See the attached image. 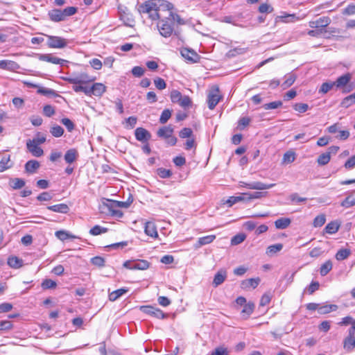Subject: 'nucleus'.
Returning a JSON list of instances; mask_svg holds the SVG:
<instances>
[{
	"instance_id": "nucleus-1",
	"label": "nucleus",
	"mask_w": 355,
	"mask_h": 355,
	"mask_svg": "<svg viewBox=\"0 0 355 355\" xmlns=\"http://www.w3.org/2000/svg\"><path fill=\"white\" fill-rule=\"evenodd\" d=\"M173 6L166 0H148L138 7L140 14H148L152 20L162 18L166 10H173Z\"/></svg>"
},
{
	"instance_id": "nucleus-2",
	"label": "nucleus",
	"mask_w": 355,
	"mask_h": 355,
	"mask_svg": "<svg viewBox=\"0 0 355 355\" xmlns=\"http://www.w3.org/2000/svg\"><path fill=\"white\" fill-rule=\"evenodd\" d=\"M162 17L157 25L159 34L164 37H169L173 34L177 35V33L174 31L173 24L167 17L164 15Z\"/></svg>"
},
{
	"instance_id": "nucleus-3",
	"label": "nucleus",
	"mask_w": 355,
	"mask_h": 355,
	"mask_svg": "<svg viewBox=\"0 0 355 355\" xmlns=\"http://www.w3.org/2000/svg\"><path fill=\"white\" fill-rule=\"evenodd\" d=\"M173 128L169 125L160 128L157 130V135L159 137L164 139L169 145L175 146L177 143V138L173 136Z\"/></svg>"
},
{
	"instance_id": "nucleus-4",
	"label": "nucleus",
	"mask_w": 355,
	"mask_h": 355,
	"mask_svg": "<svg viewBox=\"0 0 355 355\" xmlns=\"http://www.w3.org/2000/svg\"><path fill=\"white\" fill-rule=\"evenodd\" d=\"M68 83L73 85H83L94 80V78L89 76L87 73H74L72 76L63 78Z\"/></svg>"
},
{
	"instance_id": "nucleus-5",
	"label": "nucleus",
	"mask_w": 355,
	"mask_h": 355,
	"mask_svg": "<svg viewBox=\"0 0 355 355\" xmlns=\"http://www.w3.org/2000/svg\"><path fill=\"white\" fill-rule=\"evenodd\" d=\"M47 38V46L51 49H63L65 48L69 42L67 40L58 36H53L45 35Z\"/></svg>"
},
{
	"instance_id": "nucleus-6",
	"label": "nucleus",
	"mask_w": 355,
	"mask_h": 355,
	"mask_svg": "<svg viewBox=\"0 0 355 355\" xmlns=\"http://www.w3.org/2000/svg\"><path fill=\"white\" fill-rule=\"evenodd\" d=\"M221 98L219 88L216 86L212 87L207 96L208 107L210 110H214Z\"/></svg>"
},
{
	"instance_id": "nucleus-7",
	"label": "nucleus",
	"mask_w": 355,
	"mask_h": 355,
	"mask_svg": "<svg viewBox=\"0 0 355 355\" xmlns=\"http://www.w3.org/2000/svg\"><path fill=\"white\" fill-rule=\"evenodd\" d=\"M140 310L143 313L158 319H164L167 317V315L162 310L153 306H140Z\"/></svg>"
},
{
	"instance_id": "nucleus-8",
	"label": "nucleus",
	"mask_w": 355,
	"mask_h": 355,
	"mask_svg": "<svg viewBox=\"0 0 355 355\" xmlns=\"http://www.w3.org/2000/svg\"><path fill=\"white\" fill-rule=\"evenodd\" d=\"M150 263L146 260H139L137 261H126L123 263V267L129 270H146L149 268Z\"/></svg>"
},
{
	"instance_id": "nucleus-9",
	"label": "nucleus",
	"mask_w": 355,
	"mask_h": 355,
	"mask_svg": "<svg viewBox=\"0 0 355 355\" xmlns=\"http://www.w3.org/2000/svg\"><path fill=\"white\" fill-rule=\"evenodd\" d=\"M180 53L184 58L193 63L198 62L200 59L199 55L193 49L182 48Z\"/></svg>"
},
{
	"instance_id": "nucleus-10",
	"label": "nucleus",
	"mask_w": 355,
	"mask_h": 355,
	"mask_svg": "<svg viewBox=\"0 0 355 355\" xmlns=\"http://www.w3.org/2000/svg\"><path fill=\"white\" fill-rule=\"evenodd\" d=\"M101 212L110 214L116 209V200L104 198L99 207Z\"/></svg>"
},
{
	"instance_id": "nucleus-11",
	"label": "nucleus",
	"mask_w": 355,
	"mask_h": 355,
	"mask_svg": "<svg viewBox=\"0 0 355 355\" xmlns=\"http://www.w3.org/2000/svg\"><path fill=\"white\" fill-rule=\"evenodd\" d=\"M331 19L329 17H322L315 21H311L309 26L312 28H323L331 24Z\"/></svg>"
},
{
	"instance_id": "nucleus-12",
	"label": "nucleus",
	"mask_w": 355,
	"mask_h": 355,
	"mask_svg": "<svg viewBox=\"0 0 355 355\" xmlns=\"http://www.w3.org/2000/svg\"><path fill=\"white\" fill-rule=\"evenodd\" d=\"M37 57L41 61L51 62L55 64L62 65L66 62V60L55 57L52 54H38Z\"/></svg>"
},
{
	"instance_id": "nucleus-13",
	"label": "nucleus",
	"mask_w": 355,
	"mask_h": 355,
	"mask_svg": "<svg viewBox=\"0 0 355 355\" xmlns=\"http://www.w3.org/2000/svg\"><path fill=\"white\" fill-rule=\"evenodd\" d=\"M26 146L28 150L35 157H41L44 153L43 150L39 146L38 144L35 142V141H32L31 139L27 141Z\"/></svg>"
},
{
	"instance_id": "nucleus-14",
	"label": "nucleus",
	"mask_w": 355,
	"mask_h": 355,
	"mask_svg": "<svg viewBox=\"0 0 355 355\" xmlns=\"http://www.w3.org/2000/svg\"><path fill=\"white\" fill-rule=\"evenodd\" d=\"M135 135L137 140L141 142L147 141L151 137L150 133L145 128L141 127L136 128Z\"/></svg>"
},
{
	"instance_id": "nucleus-15",
	"label": "nucleus",
	"mask_w": 355,
	"mask_h": 355,
	"mask_svg": "<svg viewBox=\"0 0 355 355\" xmlns=\"http://www.w3.org/2000/svg\"><path fill=\"white\" fill-rule=\"evenodd\" d=\"M343 347L347 352H352L355 348V334L348 333L343 340Z\"/></svg>"
},
{
	"instance_id": "nucleus-16",
	"label": "nucleus",
	"mask_w": 355,
	"mask_h": 355,
	"mask_svg": "<svg viewBox=\"0 0 355 355\" xmlns=\"http://www.w3.org/2000/svg\"><path fill=\"white\" fill-rule=\"evenodd\" d=\"M79 157V153L77 149L70 148L64 154V159L66 163L71 164L73 163Z\"/></svg>"
},
{
	"instance_id": "nucleus-17",
	"label": "nucleus",
	"mask_w": 355,
	"mask_h": 355,
	"mask_svg": "<svg viewBox=\"0 0 355 355\" xmlns=\"http://www.w3.org/2000/svg\"><path fill=\"white\" fill-rule=\"evenodd\" d=\"M275 184H265L261 182H248L247 185V189H254V190H265L268 189L273 187Z\"/></svg>"
},
{
	"instance_id": "nucleus-18",
	"label": "nucleus",
	"mask_w": 355,
	"mask_h": 355,
	"mask_svg": "<svg viewBox=\"0 0 355 355\" xmlns=\"http://www.w3.org/2000/svg\"><path fill=\"white\" fill-rule=\"evenodd\" d=\"M227 278V272L224 270H220L214 275L212 284L214 287H217L222 284Z\"/></svg>"
},
{
	"instance_id": "nucleus-19",
	"label": "nucleus",
	"mask_w": 355,
	"mask_h": 355,
	"mask_svg": "<svg viewBox=\"0 0 355 355\" xmlns=\"http://www.w3.org/2000/svg\"><path fill=\"white\" fill-rule=\"evenodd\" d=\"M145 233L153 238L158 236L155 225L153 222H146L144 228Z\"/></svg>"
},
{
	"instance_id": "nucleus-20",
	"label": "nucleus",
	"mask_w": 355,
	"mask_h": 355,
	"mask_svg": "<svg viewBox=\"0 0 355 355\" xmlns=\"http://www.w3.org/2000/svg\"><path fill=\"white\" fill-rule=\"evenodd\" d=\"M40 162L37 160H29L25 164V171L28 173H35L36 171L40 168Z\"/></svg>"
},
{
	"instance_id": "nucleus-21",
	"label": "nucleus",
	"mask_w": 355,
	"mask_h": 355,
	"mask_svg": "<svg viewBox=\"0 0 355 355\" xmlns=\"http://www.w3.org/2000/svg\"><path fill=\"white\" fill-rule=\"evenodd\" d=\"M260 282L259 278H251L243 280L241 283V287L243 289H249L250 288H255Z\"/></svg>"
},
{
	"instance_id": "nucleus-22",
	"label": "nucleus",
	"mask_w": 355,
	"mask_h": 355,
	"mask_svg": "<svg viewBox=\"0 0 355 355\" xmlns=\"http://www.w3.org/2000/svg\"><path fill=\"white\" fill-rule=\"evenodd\" d=\"M48 15L49 19L54 22H60L62 21H64L62 17V14L61 10L60 9H53L48 12Z\"/></svg>"
},
{
	"instance_id": "nucleus-23",
	"label": "nucleus",
	"mask_w": 355,
	"mask_h": 355,
	"mask_svg": "<svg viewBox=\"0 0 355 355\" xmlns=\"http://www.w3.org/2000/svg\"><path fill=\"white\" fill-rule=\"evenodd\" d=\"M216 239V236L214 234L207 235L198 239L197 243L195 244L196 248H199L202 245L209 244L212 243Z\"/></svg>"
},
{
	"instance_id": "nucleus-24",
	"label": "nucleus",
	"mask_w": 355,
	"mask_h": 355,
	"mask_svg": "<svg viewBox=\"0 0 355 355\" xmlns=\"http://www.w3.org/2000/svg\"><path fill=\"white\" fill-rule=\"evenodd\" d=\"M47 209L52 211L62 214H67L69 211L68 205L64 203L48 206Z\"/></svg>"
},
{
	"instance_id": "nucleus-25",
	"label": "nucleus",
	"mask_w": 355,
	"mask_h": 355,
	"mask_svg": "<svg viewBox=\"0 0 355 355\" xmlns=\"http://www.w3.org/2000/svg\"><path fill=\"white\" fill-rule=\"evenodd\" d=\"M168 12L167 18L171 21V22L174 25V23L176 22L179 25H183L185 24V21L181 18V17L176 14L173 12L172 10H166Z\"/></svg>"
},
{
	"instance_id": "nucleus-26",
	"label": "nucleus",
	"mask_w": 355,
	"mask_h": 355,
	"mask_svg": "<svg viewBox=\"0 0 355 355\" xmlns=\"http://www.w3.org/2000/svg\"><path fill=\"white\" fill-rule=\"evenodd\" d=\"M23 260L16 256L9 257L8 259V264L10 268L18 269L23 266Z\"/></svg>"
},
{
	"instance_id": "nucleus-27",
	"label": "nucleus",
	"mask_w": 355,
	"mask_h": 355,
	"mask_svg": "<svg viewBox=\"0 0 355 355\" xmlns=\"http://www.w3.org/2000/svg\"><path fill=\"white\" fill-rule=\"evenodd\" d=\"M92 95L96 96H101L106 91V87L99 83H94L92 86Z\"/></svg>"
},
{
	"instance_id": "nucleus-28",
	"label": "nucleus",
	"mask_w": 355,
	"mask_h": 355,
	"mask_svg": "<svg viewBox=\"0 0 355 355\" xmlns=\"http://www.w3.org/2000/svg\"><path fill=\"white\" fill-rule=\"evenodd\" d=\"M352 76L349 73H345L340 76L336 81L334 82L336 87L340 88L345 86L351 80Z\"/></svg>"
},
{
	"instance_id": "nucleus-29",
	"label": "nucleus",
	"mask_w": 355,
	"mask_h": 355,
	"mask_svg": "<svg viewBox=\"0 0 355 355\" xmlns=\"http://www.w3.org/2000/svg\"><path fill=\"white\" fill-rule=\"evenodd\" d=\"M245 193H240L239 196H230L227 200L226 203L229 207H232L233 205L239 202H246V196Z\"/></svg>"
},
{
	"instance_id": "nucleus-30",
	"label": "nucleus",
	"mask_w": 355,
	"mask_h": 355,
	"mask_svg": "<svg viewBox=\"0 0 355 355\" xmlns=\"http://www.w3.org/2000/svg\"><path fill=\"white\" fill-rule=\"evenodd\" d=\"M291 223L289 218H280L275 220V225L277 229L284 230L288 227Z\"/></svg>"
},
{
	"instance_id": "nucleus-31",
	"label": "nucleus",
	"mask_w": 355,
	"mask_h": 355,
	"mask_svg": "<svg viewBox=\"0 0 355 355\" xmlns=\"http://www.w3.org/2000/svg\"><path fill=\"white\" fill-rule=\"evenodd\" d=\"M296 78L297 76L294 73H288L286 76H285V80L281 85L282 89H286L291 87L295 83Z\"/></svg>"
},
{
	"instance_id": "nucleus-32",
	"label": "nucleus",
	"mask_w": 355,
	"mask_h": 355,
	"mask_svg": "<svg viewBox=\"0 0 355 355\" xmlns=\"http://www.w3.org/2000/svg\"><path fill=\"white\" fill-rule=\"evenodd\" d=\"M12 166V163L10 162V155L3 157L0 161V172H3Z\"/></svg>"
},
{
	"instance_id": "nucleus-33",
	"label": "nucleus",
	"mask_w": 355,
	"mask_h": 355,
	"mask_svg": "<svg viewBox=\"0 0 355 355\" xmlns=\"http://www.w3.org/2000/svg\"><path fill=\"white\" fill-rule=\"evenodd\" d=\"M338 309V306L336 304H325L322 306L319 305L318 313L327 314L331 311H335Z\"/></svg>"
},
{
	"instance_id": "nucleus-34",
	"label": "nucleus",
	"mask_w": 355,
	"mask_h": 355,
	"mask_svg": "<svg viewBox=\"0 0 355 355\" xmlns=\"http://www.w3.org/2000/svg\"><path fill=\"white\" fill-rule=\"evenodd\" d=\"M267 193H268L267 192H263V191H255L253 193H245V194L246 196V202H250V200H254V199L261 198L263 197L266 196Z\"/></svg>"
},
{
	"instance_id": "nucleus-35",
	"label": "nucleus",
	"mask_w": 355,
	"mask_h": 355,
	"mask_svg": "<svg viewBox=\"0 0 355 355\" xmlns=\"http://www.w3.org/2000/svg\"><path fill=\"white\" fill-rule=\"evenodd\" d=\"M339 227L340 225L336 221H331L326 225L324 231L327 234H333L338 231Z\"/></svg>"
},
{
	"instance_id": "nucleus-36",
	"label": "nucleus",
	"mask_w": 355,
	"mask_h": 355,
	"mask_svg": "<svg viewBox=\"0 0 355 355\" xmlns=\"http://www.w3.org/2000/svg\"><path fill=\"white\" fill-rule=\"evenodd\" d=\"M128 292V289L125 288H119L117 289L109 294V300L112 302L116 301L121 296L124 295Z\"/></svg>"
},
{
	"instance_id": "nucleus-37",
	"label": "nucleus",
	"mask_w": 355,
	"mask_h": 355,
	"mask_svg": "<svg viewBox=\"0 0 355 355\" xmlns=\"http://www.w3.org/2000/svg\"><path fill=\"white\" fill-rule=\"evenodd\" d=\"M9 184L13 189H19L24 187L25 181L21 178H16L11 179Z\"/></svg>"
},
{
	"instance_id": "nucleus-38",
	"label": "nucleus",
	"mask_w": 355,
	"mask_h": 355,
	"mask_svg": "<svg viewBox=\"0 0 355 355\" xmlns=\"http://www.w3.org/2000/svg\"><path fill=\"white\" fill-rule=\"evenodd\" d=\"M332 262L331 260L326 261L320 268V273L322 276L327 275L332 269Z\"/></svg>"
},
{
	"instance_id": "nucleus-39",
	"label": "nucleus",
	"mask_w": 355,
	"mask_h": 355,
	"mask_svg": "<svg viewBox=\"0 0 355 355\" xmlns=\"http://www.w3.org/2000/svg\"><path fill=\"white\" fill-rule=\"evenodd\" d=\"M283 248L282 243H277L268 247L266 250V254L269 256H272L277 252L281 251Z\"/></svg>"
},
{
	"instance_id": "nucleus-40",
	"label": "nucleus",
	"mask_w": 355,
	"mask_h": 355,
	"mask_svg": "<svg viewBox=\"0 0 355 355\" xmlns=\"http://www.w3.org/2000/svg\"><path fill=\"white\" fill-rule=\"evenodd\" d=\"M351 254L349 249H340L336 254V259L338 261L346 259Z\"/></svg>"
},
{
	"instance_id": "nucleus-41",
	"label": "nucleus",
	"mask_w": 355,
	"mask_h": 355,
	"mask_svg": "<svg viewBox=\"0 0 355 355\" xmlns=\"http://www.w3.org/2000/svg\"><path fill=\"white\" fill-rule=\"evenodd\" d=\"M77 8L73 6L67 7L61 10L64 20H66L67 17L75 15L77 12Z\"/></svg>"
},
{
	"instance_id": "nucleus-42",
	"label": "nucleus",
	"mask_w": 355,
	"mask_h": 355,
	"mask_svg": "<svg viewBox=\"0 0 355 355\" xmlns=\"http://www.w3.org/2000/svg\"><path fill=\"white\" fill-rule=\"evenodd\" d=\"M341 206L345 208H349L355 205V195H349L342 202Z\"/></svg>"
},
{
	"instance_id": "nucleus-43",
	"label": "nucleus",
	"mask_w": 355,
	"mask_h": 355,
	"mask_svg": "<svg viewBox=\"0 0 355 355\" xmlns=\"http://www.w3.org/2000/svg\"><path fill=\"white\" fill-rule=\"evenodd\" d=\"M355 103V92L351 95L347 96L345 97L341 105L344 107H349V106L352 105Z\"/></svg>"
},
{
	"instance_id": "nucleus-44",
	"label": "nucleus",
	"mask_w": 355,
	"mask_h": 355,
	"mask_svg": "<svg viewBox=\"0 0 355 355\" xmlns=\"http://www.w3.org/2000/svg\"><path fill=\"white\" fill-rule=\"evenodd\" d=\"M50 132L55 137H60L64 133V129L61 126L55 124L50 128Z\"/></svg>"
},
{
	"instance_id": "nucleus-45",
	"label": "nucleus",
	"mask_w": 355,
	"mask_h": 355,
	"mask_svg": "<svg viewBox=\"0 0 355 355\" xmlns=\"http://www.w3.org/2000/svg\"><path fill=\"white\" fill-rule=\"evenodd\" d=\"M330 159L331 157L329 153L326 152L318 156L317 159V162L320 166H324L329 162Z\"/></svg>"
},
{
	"instance_id": "nucleus-46",
	"label": "nucleus",
	"mask_w": 355,
	"mask_h": 355,
	"mask_svg": "<svg viewBox=\"0 0 355 355\" xmlns=\"http://www.w3.org/2000/svg\"><path fill=\"white\" fill-rule=\"evenodd\" d=\"M254 304L252 302H248V304H245L242 313L243 314V316H245V318H248L251 315L254 311Z\"/></svg>"
},
{
	"instance_id": "nucleus-47",
	"label": "nucleus",
	"mask_w": 355,
	"mask_h": 355,
	"mask_svg": "<svg viewBox=\"0 0 355 355\" xmlns=\"http://www.w3.org/2000/svg\"><path fill=\"white\" fill-rule=\"evenodd\" d=\"M282 102L281 101H277L266 103L263 105V107L266 110L277 109L282 106Z\"/></svg>"
},
{
	"instance_id": "nucleus-48",
	"label": "nucleus",
	"mask_w": 355,
	"mask_h": 355,
	"mask_svg": "<svg viewBox=\"0 0 355 355\" xmlns=\"http://www.w3.org/2000/svg\"><path fill=\"white\" fill-rule=\"evenodd\" d=\"M171 116V111L169 109H165L161 114L159 118V123L162 124L166 123Z\"/></svg>"
},
{
	"instance_id": "nucleus-49",
	"label": "nucleus",
	"mask_w": 355,
	"mask_h": 355,
	"mask_svg": "<svg viewBox=\"0 0 355 355\" xmlns=\"http://www.w3.org/2000/svg\"><path fill=\"white\" fill-rule=\"evenodd\" d=\"M246 236L244 234H238L233 236L231 239V244L236 245L241 243L245 239Z\"/></svg>"
},
{
	"instance_id": "nucleus-50",
	"label": "nucleus",
	"mask_w": 355,
	"mask_h": 355,
	"mask_svg": "<svg viewBox=\"0 0 355 355\" xmlns=\"http://www.w3.org/2000/svg\"><path fill=\"white\" fill-rule=\"evenodd\" d=\"M41 286L43 289L46 290V289H51V288H55L57 286V284L55 281H53L52 279H46L42 282Z\"/></svg>"
},
{
	"instance_id": "nucleus-51",
	"label": "nucleus",
	"mask_w": 355,
	"mask_h": 355,
	"mask_svg": "<svg viewBox=\"0 0 355 355\" xmlns=\"http://www.w3.org/2000/svg\"><path fill=\"white\" fill-rule=\"evenodd\" d=\"M107 229L105 227H102L100 225H95L89 230V233L92 235L97 236L101 234L105 233V232H107Z\"/></svg>"
},
{
	"instance_id": "nucleus-52",
	"label": "nucleus",
	"mask_w": 355,
	"mask_h": 355,
	"mask_svg": "<svg viewBox=\"0 0 355 355\" xmlns=\"http://www.w3.org/2000/svg\"><path fill=\"white\" fill-rule=\"evenodd\" d=\"M178 104L184 108H188L191 106L192 102L188 96H182Z\"/></svg>"
},
{
	"instance_id": "nucleus-53",
	"label": "nucleus",
	"mask_w": 355,
	"mask_h": 355,
	"mask_svg": "<svg viewBox=\"0 0 355 355\" xmlns=\"http://www.w3.org/2000/svg\"><path fill=\"white\" fill-rule=\"evenodd\" d=\"M170 97L173 103H179L182 95L179 91L174 89L171 92Z\"/></svg>"
},
{
	"instance_id": "nucleus-54",
	"label": "nucleus",
	"mask_w": 355,
	"mask_h": 355,
	"mask_svg": "<svg viewBox=\"0 0 355 355\" xmlns=\"http://www.w3.org/2000/svg\"><path fill=\"white\" fill-rule=\"evenodd\" d=\"M157 175L162 178H167L172 175V172L164 168H159L157 170Z\"/></svg>"
},
{
	"instance_id": "nucleus-55",
	"label": "nucleus",
	"mask_w": 355,
	"mask_h": 355,
	"mask_svg": "<svg viewBox=\"0 0 355 355\" xmlns=\"http://www.w3.org/2000/svg\"><path fill=\"white\" fill-rule=\"evenodd\" d=\"M293 109L300 113H304L308 110L309 105L306 103H295L293 105Z\"/></svg>"
},
{
	"instance_id": "nucleus-56",
	"label": "nucleus",
	"mask_w": 355,
	"mask_h": 355,
	"mask_svg": "<svg viewBox=\"0 0 355 355\" xmlns=\"http://www.w3.org/2000/svg\"><path fill=\"white\" fill-rule=\"evenodd\" d=\"M335 86V83L333 82V83H324L320 89H319V92L320 93H322V94H326L327 93L330 89H331L333 88V87Z\"/></svg>"
},
{
	"instance_id": "nucleus-57",
	"label": "nucleus",
	"mask_w": 355,
	"mask_h": 355,
	"mask_svg": "<svg viewBox=\"0 0 355 355\" xmlns=\"http://www.w3.org/2000/svg\"><path fill=\"white\" fill-rule=\"evenodd\" d=\"M193 135V131L189 128H184L179 132V136L180 138H190Z\"/></svg>"
},
{
	"instance_id": "nucleus-58",
	"label": "nucleus",
	"mask_w": 355,
	"mask_h": 355,
	"mask_svg": "<svg viewBox=\"0 0 355 355\" xmlns=\"http://www.w3.org/2000/svg\"><path fill=\"white\" fill-rule=\"evenodd\" d=\"M326 221L324 215H319L316 216L313 220V226L315 227L322 226Z\"/></svg>"
},
{
	"instance_id": "nucleus-59",
	"label": "nucleus",
	"mask_w": 355,
	"mask_h": 355,
	"mask_svg": "<svg viewBox=\"0 0 355 355\" xmlns=\"http://www.w3.org/2000/svg\"><path fill=\"white\" fill-rule=\"evenodd\" d=\"M13 324L9 320L0 321V331H8L12 329Z\"/></svg>"
},
{
	"instance_id": "nucleus-60",
	"label": "nucleus",
	"mask_w": 355,
	"mask_h": 355,
	"mask_svg": "<svg viewBox=\"0 0 355 355\" xmlns=\"http://www.w3.org/2000/svg\"><path fill=\"white\" fill-rule=\"evenodd\" d=\"M154 84L157 89L162 90L166 88V84L164 80L162 78L157 77L154 80Z\"/></svg>"
},
{
	"instance_id": "nucleus-61",
	"label": "nucleus",
	"mask_w": 355,
	"mask_h": 355,
	"mask_svg": "<svg viewBox=\"0 0 355 355\" xmlns=\"http://www.w3.org/2000/svg\"><path fill=\"white\" fill-rule=\"evenodd\" d=\"M37 92L39 94H41L45 95V96H50V95H52L54 96H58V94L55 93V92L53 89H49L46 87H40L37 90Z\"/></svg>"
},
{
	"instance_id": "nucleus-62",
	"label": "nucleus",
	"mask_w": 355,
	"mask_h": 355,
	"mask_svg": "<svg viewBox=\"0 0 355 355\" xmlns=\"http://www.w3.org/2000/svg\"><path fill=\"white\" fill-rule=\"evenodd\" d=\"M295 159V154L293 152L288 151L286 152L283 157V160L284 162L291 163Z\"/></svg>"
},
{
	"instance_id": "nucleus-63",
	"label": "nucleus",
	"mask_w": 355,
	"mask_h": 355,
	"mask_svg": "<svg viewBox=\"0 0 355 355\" xmlns=\"http://www.w3.org/2000/svg\"><path fill=\"white\" fill-rule=\"evenodd\" d=\"M61 123L67 128L69 132H71L74 129L73 123L68 118L62 119Z\"/></svg>"
},
{
	"instance_id": "nucleus-64",
	"label": "nucleus",
	"mask_w": 355,
	"mask_h": 355,
	"mask_svg": "<svg viewBox=\"0 0 355 355\" xmlns=\"http://www.w3.org/2000/svg\"><path fill=\"white\" fill-rule=\"evenodd\" d=\"M210 355H229V351L223 347H216Z\"/></svg>"
}]
</instances>
